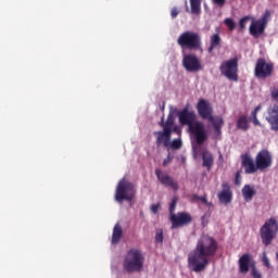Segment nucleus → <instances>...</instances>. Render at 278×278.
<instances>
[{"mask_svg":"<svg viewBox=\"0 0 278 278\" xmlns=\"http://www.w3.org/2000/svg\"><path fill=\"white\" fill-rule=\"evenodd\" d=\"M136 197V187L129 180L123 178L118 181L115 190V201L123 203V201H132Z\"/></svg>","mask_w":278,"mask_h":278,"instance_id":"0eeeda50","label":"nucleus"},{"mask_svg":"<svg viewBox=\"0 0 278 278\" xmlns=\"http://www.w3.org/2000/svg\"><path fill=\"white\" fill-rule=\"evenodd\" d=\"M252 275L255 278H262V274H260V271H257V269H255V267L252 268Z\"/></svg>","mask_w":278,"mask_h":278,"instance_id":"c9c22d12","label":"nucleus"},{"mask_svg":"<svg viewBox=\"0 0 278 278\" xmlns=\"http://www.w3.org/2000/svg\"><path fill=\"white\" fill-rule=\"evenodd\" d=\"M253 124H254V125H262V124L260 123V121L257 119V117L253 118Z\"/></svg>","mask_w":278,"mask_h":278,"instance_id":"4c0bfd02","label":"nucleus"},{"mask_svg":"<svg viewBox=\"0 0 278 278\" xmlns=\"http://www.w3.org/2000/svg\"><path fill=\"white\" fill-rule=\"evenodd\" d=\"M271 105H278V87H275L270 91Z\"/></svg>","mask_w":278,"mask_h":278,"instance_id":"bb28decb","label":"nucleus"},{"mask_svg":"<svg viewBox=\"0 0 278 278\" xmlns=\"http://www.w3.org/2000/svg\"><path fill=\"white\" fill-rule=\"evenodd\" d=\"M252 118H257V112H252Z\"/></svg>","mask_w":278,"mask_h":278,"instance_id":"58836bf2","label":"nucleus"},{"mask_svg":"<svg viewBox=\"0 0 278 278\" xmlns=\"http://www.w3.org/2000/svg\"><path fill=\"white\" fill-rule=\"evenodd\" d=\"M202 160H203V166L205 168H212V166L214 165V156L212 155V153L204 151L202 153Z\"/></svg>","mask_w":278,"mask_h":278,"instance_id":"5701e85b","label":"nucleus"},{"mask_svg":"<svg viewBox=\"0 0 278 278\" xmlns=\"http://www.w3.org/2000/svg\"><path fill=\"white\" fill-rule=\"evenodd\" d=\"M268 23V15L264 14L258 20H252V23L250 25V34L254 38H260L262 34H264V29H266V25Z\"/></svg>","mask_w":278,"mask_h":278,"instance_id":"9b49d317","label":"nucleus"},{"mask_svg":"<svg viewBox=\"0 0 278 278\" xmlns=\"http://www.w3.org/2000/svg\"><path fill=\"white\" fill-rule=\"evenodd\" d=\"M175 131H177V134H181V130H179L178 128H175Z\"/></svg>","mask_w":278,"mask_h":278,"instance_id":"37998d69","label":"nucleus"},{"mask_svg":"<svg viewBox=\"0 0 278 278\" xmlns=\"http://www.w3.org/2000/svg\"><path fill=\"white\" fill-rule=\"evenodd\" d=\"M226 27H228V29H230V31H233V29H236V22H233L232 18H229L227 17L225 21H224Z\"/></svg>","mask_w":278,"mask_h":278,"instance_id":"cd10ccee","label":"nucleus"},{"mask_svg":"<svg viewBox=\"0 0 278 278\" xmlns=\"http://www.w3.org/2000/svg\"><path fill=\"white\" fill-rule=\"evenodd\" d=\"M173 135V130H168L167 128H163V130L155 131L154 136L156 138V144L160 147L163 144L165 148L168 147V142H170V136Z\"/></svg>","mask_w":278,"mask_h":278,"instance_id":"dca6fc26","label":"nucleus"},{"mask_svg":"<svg viewBox=\"0 0 278 278\" xmlns=\"http://www.w3.org/2000/svg\"><path fill=\"white\" fill-rule=\"evenodd\" d=\"M203 0H189L190 9L188 8V0L185 1L186 12L199 16L201 14V3Z\"/></svg>","mask_w":278,"mask_h":278,"instance_id":"f3484780","label":"nucleus"},{"mask_svg":"<svg viewBox=\"0 0 278 278\" xmlns=\"http://www.w3.org/2000/svg\"><path fill=\"white\" fill-rule=\"evenodd\" d=\"M182 66L188 73H199V71H203L201 59L195 54H185L182 56Z\"/></svg>","mask_w":278,"mask_h":278,"instance_id":"9d476101","label":"nucleus"},{"mask_svg":"<svg viewBox=\"0 0 278 278\" xmlns=\"http://www.w3.org/2000/svg\"><path fill=\"white\" fill-rule=\"evenodd\" d=\"M155 175L163 186H168L169 188H173V190H179V185L168 175V173L155 169Z\"/></svg>","mask_w":278,"mask_h":278,"instance_id":"2eb2a0df","label":"nucleus"},{"mask_svg":"<svg viewBox=\"0 0 278 278\" xmlns=\"http://www.w3.org/2000/svg\"><path fill=\"white\" fill-rule=\"evenodd\" d=\"M218 199L220 203L227 205V203H231V189L229 185L224 184L222 191L218 193Z\"/></svg>","mask_w":278,"mask_h":278,"instance_id":"a211bd4d","label":"nucleus"},{"mask_svg":"<svg viewBox=\"0 0 278 278\" xmlns=\"http://www.w3.org/2000/svg\"><path fill=\"white\" fill-rule=\"evenodd\" d=\"M237 129H241L242 131L249 130V117L247 115H242L237 121Z\"/></svg>","mask_w":278,"mask_h":278,"instance_id":"393cba45","label":"nucleus"},{"mask_svg":"<svg viewBox=\"0 0 278 278\" xmlns=\"http://www.w3.org/2000/svg\"><path fill=\"white\" fill-rule=\"evenodd\" d=\"M180 125H188L189 131L197 144H203L207 140V132L205 131V125L202 122L197 121V113L188 106L182 109L178 113Z\"/></svg>","mask_w":278,"mask_h":278,"instance_id":"f03ea898","label":"nucleus"},{"mask_svg":"<svg viewBox=\"0 0 278 278\" xmlns=\"http://www.w3.org/2000/svg\"><path fill=\"white\" fill-rule=\"evenodd\" d=\"M192 220V217L188 213H178L170 215L172 229H177V227H184Z\"/></svg>","mask_w":278,"mask_h":278,"instance_id":"4468645a","label":"nucleus"},{"mask_svg":"<svg viewBox=\"0 0 278 278\" xmlns=\"http://www.w3.org/2000/svg\"><path fill=\"white\" fill-rule=\"evenodd\" d=\"M123 266L126 273H140L144 268V253L136 248L130 249L124 257Z\"/></svg>","mask_w":278,"mask_h":278,"instance_id":"20e7f679","label":"nucleus"},{"mask_svg":"<svg viewBox=\"0 0 278 278\" xmlns=\"http://www.w3.org/2000/svg\"><path fill=\"white\" fill-rule=\"evenodd\" d=\"M278 232V223L275 217L269 218L265 222V224L261 228V238L263 241V244L265 247H268L273 240L277 237Z\"/></svg>","mask_w":278,"mask_h":278,"instance_id":"6e6552de","label":"nucleus"},{"mask_svg":"<svg viewBox=\"0 0 278 278\" xmlns=\"http://www.w3.org/2000/svg\"><path fill=\"white\" fill-rule=\"evenodd\" d=\"M173 162V155L168 153L167 157L163 160V166H168Z\"/></svg>","mask_w":278,"mask_h":278,"instance_id":"72a5a7b5","label":"nucleus"},{"mask_svg":"<svg viewBox=\"0 0 278 278\" xmlns=\"http://www.w3.org/2000/svg\"><path fill=\"white\" fill-rule=\"evenodd\" d=\"M177 45L189 51H199L202 45L201 35L192 30H186L178 36Z\"/></svg>","mask_w":278,"mask_h":278,"instance_id":"423d86ee","label":"nucleus"},{"mask_svg":"<svg viewBox=\"0 0 278 278\" xmlns=\"http://www.w3.org/2000/svg\"><path fill=\"white\" fill-rule=\"evenodd\" d=\"M182 142H181V138H177V139H174L173 141H169L168 142V146H166L165 148L166 149H174V150H177L181 147Z\"/></svg>","mask_w":278,"mask_h":278,"instance_id":"a878e982","label":"nucleus"},{"mask_svg":"<svg viewBox=\"0 0 278 278\" xmlns=\"http://www.w3.org/2000/svg\"><path fill=\"white\" fill-rule=\"evenodd\" d=\"M177 207V197H174L169 204V215L173 216L175 214V208Z\"/></svg>","mask_w":278,"mask_h":278,"instance_id":"c85d7f7f","label":"nucleus"},{"mask_svg":"<svg viewBox=\"0 0 278 278\" xmlns=\"http://www.w3.org/2000/svg\"><path fill=\"white\" fill-rule=\"evenodd\" d=\"M260 110H262V105H258L254 109L255 112H260Z\"/></svg>","mask_w":278,"mask_h":278,"instance_id":"ea45409f","label":"nucleus"},{"mask_svg":"<svg viewBox=\"0 0 278 278\" xmlns=\"http://www.w3.org/2000/svg\"><path fill=\"white\" fill-rule=\"evenodd\" d=\"M155 241L156 242H164V233L162 232V230L156 231Z\"/></svg>","mask_w":278,"mask_h":278,"instance_id":"2f4dec72","label":"nucleus"},{"mask_svg":"<svg viewBox=\"0 0 278 278\" xmlns=\"http://www.w3.org/2000/svg\"><path fill=\"white\" fill-rule=\"evenodd\" d=\"M216 241L207 236H202L197 243V247L188 255V267L193 273H203L210 265V257L216 255Z\"/></svg>","mask_w":278,"mask_h":278,"instance_id":"f257e3e1","label":"nucleus"},{"mask_svg":"<svg viewBox=\"0 0 278 278\" xmlns=\"http://www.w3.org/2000/svg\"><path fill=\"white\" fill-rule=\"evenodd\" d=\"M219 71L224 77H227V79L238 81V59L224 61L219 67Z\"/></svg>","mask_w":278,"mask_h":278,"instance_id":"1a4fd4ad","label":"nucleus"},{"mask_svg":"<svg viewBox=\"0 0 278 278\" xmlns=\"http://www.w3.org/2000/svg\"><path fill=\"white\" fill-rule=\"evenodd\" d=\"M200 201H202L203 203H206L205 197L200 198Z\"/></svg>","mask_w":278,"mask_h":278,"instance_id":"79ce46f5","label":"nucleus"},{"mask_svg":"<svg viewBox=\"0 0 278 278\" xmlns=\"http://www.w3.org/2000/svg\"><path fill=\"white\" fill-rule=\"evenodd\" d=\"M180 12H181V10L178 9L177 7L172 8V11H170L172 18H175L176 16H179Z\"/></svg>","mask_w":278,"mask_h":278,"instance_id":"473e14b6","label":"nucleus"},{"mask_svg":"<svg viewBox=\"0 0 278 278\" xmlns=\"http://www.w3.org/2000/svg\"><path fill=\"white\" fill-rule=\"evenodd\" d=\"M262 262L266 268H270V261L268 260L266 252H263Z\"/></svg>","mask_w":278,"mask_h":278,"instance_id":"7c9ffc66","label":"nucleus"},{"mask_svg":"<svg viewBox=\"0 0 278 278\" xmlns=\"http://www.w3.org/2000/svg\"><path fill=\"white\" fill-rule=\"evenodd\" d=\"M236 184L237 186H240V178L238 176L236 177Z\"/></svg>","mask_w":278,"mask_h":278,"instance_id":"a19ab883","label":"nucleus"},{"mask_svg":"<svg viewBox=\"0 0 278 278\" xmlns=\"http://www.w3.org/2000/svg\"><path fill=\"white\" fill-rule=\"evenodd\" d=\"M160 125L161 127H163V129H168L169 131H173V125H175V117L173 116V114H169L165 123L164 117H162Z\"/></svg>","mask_w":278,"mask_h":278,"instance_id":"b1692460","label":"nucleus"},{"mask_svg":"<svg viewBox=\"0 0 278 278\" xmlns=\"http://www.w3.org/2000/svg\"><path fill=\"white\" fill-rule=\"evenodd\" d=\"M273 74V63L266 62L264 59H258L255 65V76L258 79H266Z\"/></svg>","mask_w":278,"mask_h":278,"instance_id":"f8f14e48","label":"nucleus"},{"mask_svg":"<svg viewBox=\"0 0 278 278\" xmlns=\"http://www.w3.org/2000/svg\"><path fill=\"white\" fill-rule=\"evenodd\" d=\"M249 21H251V16H244L243 18H241L239 22L240 29H244V27H247V23H249Z\"/></svg>","mask_w":278,"mask_h":278,"instance_id":"c756f323","label":"nucleus"},{"mask_svg":"<svg viewBox=\"0 0 278 278\" xmlns=\"http://www.w3.org/2000/svg\"><path fill=\"white\" fill-rule=\"evenodd\" d=\"M242 194L245 201H252L255 197V189L251 185H245L242 189Z\"/></svg>","mask_w":278,"mask_h":278,"instance_id":"4be33fe9","label":"nucleus"},{"mask_svg":"<svg viewBox=\"0 0 278 278\" xmlns=\"http://www.w3.org/2000/svg\"><path fill=\"white\" fill-rule=\"evenodd\" d=\"M242 166L247 175H253L256 170H266L273 166V154L268 150H261L254 161L250 155H243Z\"/></svg>","mask_w":278,"mask_h":278,"instance_id":"7ed1b4c3","label":"nucleus"},{"mask_svg":"<svg viewBox=\"0 0 278 278\" xmlns=\"http://www.w3.org/2000/svg\"><path fill=\"white\" fill-rule=\"evenodd\" d=\"M266 121L270 125L271 131H278V104H270L267 108Z\"/></svg>","mask_w":278,"mask_h":278,"instance_id":"ddd939ff","label":"nucleus"},{"mask_svg":"<svg viewBox=\"0 0 278 278\" xmlns=\"http://www.w3.org/2000/svg\"><path fill=\"white\" fill-rule=\"evenodd\" d=\"M160 210V204H153L152 206H151V212L153 213V214H157V211Z\"/></svg>","mask_w":278,"mask_h":278,"instance_id":"e433bc0d","label":"nucleus"},{"mask_svg":"<svg viewBox=\"0 0 278 278\" xmlns=\"http://www.w3.org/2000/svg\"><path fill=\"white\" fill-rule=\"evenodd\" d=\"M198 114L205 118L206 121H211L213 123L214 129L218 136H220V127L225 125L223 117H214L212 116V104L206 100L201 99L197 105Z\"/></svg>","mask_w":278,"mask_h":278,"instance_id":"39448f33","label":"nucleus"},{"mask_svg":"<svg viewBox=\"0 0 278 278\" xmlns=\"http://www.w3.org/2000/svg\"><path fill=\"white\" fill-rule=\"evenodd\" d=\"M249 264H251V255L250 254H243L239 258L240 273H249Z\"/></svg>","mask_w":278,"mask_h":278,"instance_id":"aec40b11","label":"nucleus"},{"mask_svg":"<svg viewBox=\"0 0 278 278\" xmlns=\"http://www.w3.org/2000/svg\"><path fill=\"white\" fill-rule=\"evenodd\" d=\"M223 42V39H220L219 34H214L211 36V46L208 47V53H212L214 49H220V43Z\"/></svg>","mask_w":278,"mask_h":278,"instance_id":"412c9836","label":"nucleus"},{"mask_svg":"<svg viewBox=\"0 0 278 278\" xmlns=\"http://www.w3.org/2000/svg\"><path fill=\"white\" fill-rule=\"evenodd\" d=\"M212 2L215 5H218L219 8H223V5H225V3H227V0H212Z\"/></svg>","mask_w":278,"mask_h":278,"instance_id":"f704fd0d","label":"nucleus"},{"mask_svg":"<svg viewBox=\"0 0 278 278\" xmlns=\"http://www.w3.org/2000/svg\"><path fill=\"white\" fill-rule=\"evenodd\" d=\"M123 238V227L121 224H116L113 227L112 238H111V244L116 245L118 242H121V239Z\"/></svg>","mask_w":278,"mask_h":278,"instance_id":"6ab92c4d","label":"nucleus"}]
</instances>
